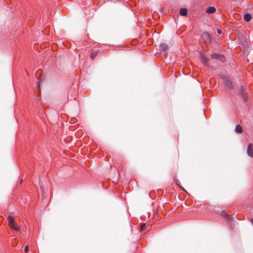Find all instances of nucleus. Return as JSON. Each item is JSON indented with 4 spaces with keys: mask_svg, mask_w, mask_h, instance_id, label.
Segmentation results:
<instances>
[{
    "mask_svg": "<svg viewBox=\"0 0 253 253\" xmlns=\"http://www.w3.org/2000/svg\"><path fill=\"white\" fill-rule=\"evenodd\" d=\"M238 92L239 95L242 98L245 104H247L249 99V96L248 92H247L245 88L243 85H241L240 87H239Z\"/></svg>",
    "mask_w": 253,
    "mask_h": 253,
    "instance_id": "obj_1",
    "label": "nucleus"
},
{
    "mask_svg": "<svg viewBox=\"0 0 253 253\" xmlns=\"http://www.w3.org/2000/svg\"><path fill=\"white\" fill-rule=\"evenodd\" d=\"M8 225L10 228L14 230L18 231L20 229L17 224L15 222L13 216L9 215L8 216Z\"/></svg>",
    "mask_w": 253,
    "mask_h": 253,
    "instance_id": "obj_2",
    "label": "nucleus"
},
{
    "mask_svg": "<svg viewBox=\"0 0 253 253\" xmlns=\"http://www.w3.org/2000/svg\"><path fill=\"white\" fill-rule=\"evenodd\" d=\"M223 81H224L225 85L229 90H234V87L233 85L232 82L229 77H226V76L224 77L223 78Z\"/></svg>",
    "mask_w": 253,
    "mask_h": 253,
    "instance_id": "obj_3",
    "label": "nucleus"
},
{
    "mask_svg": "<svg viewBox=\"0 0 253 253\" xmlns=\"http://www.w3.org/2000/svg\"><path fill=\"white\" fill-rule=\"evenodd\" d=\"M211 57L212 59L217 60L222 63H224L226 61L225 56L221 54L214 53L211 55Z\"/></svg>",
    "mask_w": 253,
    "mask_h": 253,
    "instance_id": "obj_4",
    "label": "nucleus"
},
{
    "mask_svg": "<svg viewBox=\"0 0 253 253\" xmlns=\"http://www.w3.org/2000/svg\"><path fill=\"white\" fill-rule=\"evenodd\" d=\"M200 59L205 66H208L210 65L209 59L206 57L203 53L200 54Z\"/></svg>",
    "mask_w": 253,
    "mask_h": 253,
    "instance_id": "obj_5",
    "label": "nucleus"
},
{
    "mask_svg": "<svg viewBox=\"0 0 253 253\" xmlns=\"http://www.w3.org/2000/svg\"><path fill=\"white\" fill-rule=\"evenodd\" d=\"M202 39L205 40L206 42H210L211 41V36L208 32H204L202 35Z\"/></svg>",
    "mask_w": 253,
    "mask_h": 253,
    "instance_id": "obj_6",
    "label": "nucleus"
},
{
    "mask_svg": "<svg viewBox=\"0 0 253 253\" xmlns=\"http://www.w3.org/2000/svg\"><path fill=\"white\" fill-rule=\"evenodd\" d=\"M247 154L250 157H253V144L252 143H250L248 146Z\"/></svg>",
    "mask_w": 253,
    "mask_h": 253,
    "instance_id": "obj_7",
    "label": "nucleus"
},
{
    "mask_svg": "<svg viewBox=\"0 0 253 253\" xmlns=\"http://www.w3.org/2000/svg\"><path fill=\"white\" fill-rule=\"evenodd\" d=\"M168 48L169 46L166 43H161L159 46V50L161 52H165L168 49Z\"/></svg>",
    "mask_w": 253,
    "mask_h": 253,
    "instance_id": "obj_8",
    "label": "nucleus"
},
{
    "mask_svg": "<svg viewBox=\"0 0 253 253\" xmlns=\"http://www.w3.org/2000/svg\"><path fill=\"white\" fill-rule=\"evenodd\" d=\"M215 11H216V9L214 7L209 6V7L207 8V9L206 10V12L208 13L211 14V13H214L215 12Z\"/></svg>",
    "mask_w": 253,
    "mask_h": 253,
    "instance_id": "obj_9",
    "label": "nucleus"
},
{
    "mask_svg": "<svg viewBox=\"0 0 253 253\" xmlns=\"http://www.w3.org/2000/svg\"><path fill=\"white\" fill-rule=\"evenodd\" d=\"M179 14L181 16H186L187 14V10L185 8H181L179 10Z\"/></svg>",
    "mask_w": 253,
    "mask_h": 253,
    "instance_id": "obj_10",
    "label": "nucleus"
},
{
    "mask_svg": "<svg viewBox=\"0 0 253 253\" xmlns=\"http://www.w3.org/2000/svg\"><path fill=\"white\" fill-rule=\"evenodd\" d=\"M235 131L238 133H241L243 132V128L240 125H237L235 126Z\"/></svg>",
    "mask_w": 253,
    "mask_h": 253,
    "instance_id": "obj_11",
    "label": "nucleus"
},
{
    "mask_svg": "<svg viewBox=\"0 0 253 253\" xmlns=\"http://www.w3.org/2000/svg\"><path fill=\"white\" fill-rule=\"evenodd\" d=\"M252 19V16L249 13H246L244 16V19L247 22L250 21Z\"/></svg>",
    "mask_w": 253,
    "mask_h": 253,
    "instance_id": "obj_12",
    "label": "nucleus"
},
{
    "mask_svg": "<svg viewBox=\"0 0 253 253\" xmlns=\"http://www.w3.org/2000/svg\"><path fill=\"white\" fill-rule=\"evenodd\" d=\"M221 215L223 216H224L225 217H226L228 219V220H232V216L231 215H228L226 212L225 211H222L221 212Z\"/></svg>",
    "mask_w": 253,
    "mask_h": 253,
    "instance_id": "obj_13",
    "label": "nucleus"
},
{
    "mask_svg": "<svg viewBox=\"0 0 253 253\" xmlns=\"http://www.w3.org/2000/svg\"><path fill=\"white\" fill-rule=\"evenodd\" d=\"M176 184L178 186H179L183 191H185V189L182 187L181 186H180V181L178 180H176Z\"/></svg>",
    "mask_w": 253,
    "mask_h": 253,
    "instance_id": "obj_14",
    "label": "nucleus"
},
{
    "mask_svg": "<svg viewBox=\"0 0 253 253\" xmlns=\"http://www.w3.org/2000/svg\"><path fill=\"white\" fill-rule=\"evenodd\" d=\"M147 227V224L146 223H143L141 225V229L142 230H143L144 229L146 228Z\"/></svg>",
    "mask_w": 253,
    "mask_h": 253,
    "instance_id": "obj_15",
    "label": "nucleus"
},
{
    "mask_svg": "<svg viewBox=\"0 0 253 253\" xmlns=\"http://www.w3.org/2000/svg\"><path fill=\"white\" fill-rule=\"evenodd\" d=\"M95 56H96V54H94V53H91L90 54V58L93 59V58H95Z\"/></svg>",
    "mask_w": 253,
    "mask_h": 253,
    "instance_id": "obj_16",
    "label": "nucleus"
},
{
    "mask_svg": "<svg viewBox=\"0 0 253 253\" xmlns=\"http://www.w3.org/2000/svg\"><path fill=\"white\" fill-rule=\"evenodd\" d=\"M24 251L25 252V253H28V251H29V248L28 246H26L25 247V249H24Z\"/></svg>",
    "mask_w": 253,
    "mask_h": 253,
    "instance_id": "obj_17",
    "label": "nucleus"
},
{
    "mask_svg": "<svg viewBox=\"0 0 253 253\" xmlns=\"http://www.w3.org/2000/svg\"><path fill=\"white\" fill-rule=\"evenodd\" d=\"M217 33H218V34L220 35L222 34V30L220 29H218L217 30Z\"/></svg>",
    "mask_w": 253,
    "mask_h": 253,
    "instance_id": "obj_18",
    "label": "nucleus"
},
{
    "mask_svg": "<svg viewBox=\"0 0 253 253\" xmlns=\"http://www.w3.org/2000/svg\"><path fill=\"white\" fill-rule=\"evenodd\" d=\"M40 186H41V191L42 192V193L43 194V190L42 187L41 185H40Z\"/></svg>",
    "mask_w": 253,
    "mask_h": 253,
    "instance_id": "obj_19",
    "label": "nucleus"
},
{
    "mask_svg": "<svg viewBox=\"0 0 253 253\" xmlns=\"http://www.w3.org/2000/svg\"><path fill=\"white\" fill-rule=\"evenodd\" d=\"M251 221H252V224L253 225V218H252Z\"/></svg>",
    "mask_w": 253,
    "mask_h": 253,
    "instance_id": "obj_20",
    "label": "nucleus"
}]
</instances>
